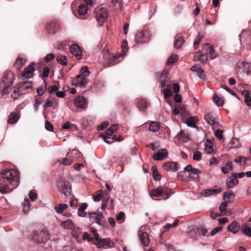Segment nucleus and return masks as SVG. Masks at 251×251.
Here are the masks:
<instances>
[{
    "mask_svg": "<svg viewBox=\"0 0 251 251\" xmlns=\"http://www.w3.org/2000/svg\"><path fill=\"white\" fill-rule=\"evenodd\" d=\"M19 115L17 113H11L7 120V122L10 124H13L18 122L19 119Z\"/></svg>",
    "mask_w": 251,
    "mask_h": 251,
    "instance_id": "cd10ccee",
    "label": "nucleus"
},
{
    "mask_svg": "<svg viewBox=\"0 0 251 251\" xmlns=\"http://www.w3.org/2000/svg\"><path fill=\"white\" fill-rule=\"evenodd\" d=\"M172 191L170 189H163L162 187H159L157 189L151 190L150 192V196L152 199L153 197H158L162 196V199L167 200L171 196Z\"/></svg>",
    "mask_w": 251,
    "mask_h": 251,
    "instance_id": "39448f33",
    "label": "nucleus"
},
{
    "mask_svg": "<svg viewBox=\"0 0 251 251\" xmlns=\"http://www.w3.org/2000/svg\"><path fill=\"white\" fill-rule=\"evenodd\" d=\"M248 160V159L242 156H239L234 159V162L241 165L242 163H245V162Z\"/></svg>",
    "mask_w": 251,
    "mask_h": 251,
    "instance_id": "3c124183",
    "label": "nucleus"
},
{
    "mask_svg": "<svg viewBox=\"0 0 251 251\" xmlns=\"http://www.w3.org/2000/svg\"><path fill=\"white\" fill-rule=\"evenodd\" d=\"M67 207L68 205L66 204H59L54 207V209L56 213L62 214Z\"/></svg>",
    "mask_w": 251,
    "mask_h": 251,
    "instance_id": "72a5a7b5",
    "label": "nucleus"
},
{
    "mask_svg": "<svg viewBox=\"0 0 251 251\" xmlns=\"http://www.w3.org/2000/svg\"><path fill=\"white\" fill-rule=\"evenodd\" d=\"M61 226L64 228L72 229L74 227V224L70 220L66 221H63L61 223Z\"/></svg>",
    "mask_w": 251,
    "mask_h": 251,
    "instance_id": "f704fd0d",
    "label": "nucleus"
},
{
    "mask_svg": "<svg viewBox=\"0 0 251 251\" xmlns=\"http://www.w3.org/2000/svg\"><path fill=\"white\" fill-rule=\"evenodd\" d=\"M150 37V35L148 31H139L136 34L135 40L138 43H144L148 41Z\"/></svg>",
    "mask_w": 251,
    "mask_h": 251,
    "instance_id": "1a4fd4ad",
    "label": "nucleus"
},
{
    "mask_svg": "<svg viewBox=\"0 0 251 251\" xmlns=\"http://www.w3.org/2000/svg\"><path fill=\"white\" fill-rule=\"evenodd\" d=\"M197 118L195 117H190L188 118L185 123L190 127H196V123L197 122Z\"/></svg>",
    "mask_w": 251,
    "mask_h": 251,
    "instance_id": "4c0bfd02",
    "label": "nucleus"
},
{
    "mask_svg": "<svg viewBox=\"0 0 251 251\" xmlns=\"http://www.w3.org/2000/svg\"><path fill=\"white\" fill-rule=\"evenodd\" d=\"M160 146L159 143L157 142L151 143L150 145L147 146L148 147H150L153 151H156L159 148Z\"/></svg>",
    "mask_w": 251,
    "mask_h": 251,
    "instance_id": "13d9d810",
    "label": "nucleus"
},
{
    "mask_svg": "<svg viewBox=\"0 0 251 251\" xmlns=\"http://www.w3.org/2000/svg\"><path fill=\"white\" fill-rule=\"evenodd\" d=\"M71 52L76 57H81L82 50L80 47L76 44L72 45L70 47Z\"/></svg>",
    "mask_w": 251,
    "mask_h": 251,
    "instance_id": "5701e85b",
    "label": "nucleus"
},
{
    "mask_svg": "<svg viewBox=\"0 0 251 251\" xmlns=\"http://www.w3.org/2000/svg\"><path fill=\"white\" fill-rule=\"evenodd\" d=\"M202 38V36L201 35L200 33H199L196 37V40L194 42V44H193L194 48L195 49H196L197 48L198 46L199 45V44H200Z\"/></svg>",
    "mask_w": 251,
    "mask_h": 251,
    "instance_id": "603ef678",
    "label": "nucleus"
},
{
    "mask_svg": "<svg viewBox=\"0 0 251 251\" xmlns=\"http://www.w3.org/2000/svg\"><path fill=\"white\" fill-rule=\"evenodd\" d=\"M140 239L142 244L145 246H148L150 243V239L148 234L146 232H142L139 235Z\"/></svg>",
    "mask_w": 251,
    "mask_h": 251,
    "instance_id": "393cba45",
    "label": "nucleus"
},
{
    "mask_svg": "<svg viewBox=\"0 0 251 251\" xmlns=\"http://www.w3.org/2000/svg\"><path fill=\"white\" fill-rule=\"evenodd\" d=\"M184 42L183 38L182 37H179L177 38L174 42V47L176 49H180Z\"/></svg>",
    "mask_w": 251,
    "mask_h": 251,
    "instance_id": "09e8293b",
    "label": "nucleus"
},
{
    "mask_svg": "<svg viewBox=\"0 0 251 251\" xmlns=\"http://www.w3.org/2000/svg\"><path fill=\"white\" fill-rule=\"evenodd\" d=\"M228 146L229 148H237L240 146V144L237 138H233Z\"/></svg>",
    "mask_w": 251,
    "mask_h": 251,
    "instance_id": "58836bf2",
    "label": "nucleus"
},
{
    "mask_svg": "<svg viewBox=\"0 0 251 251\" xmlns=\"http://www.w3.org/2000/svg\"><path fill=\"white\" fill-rule=\"evenodd\" d=\"M176 138L180 141L186 142L189 140V137L183 131L181 130L176 135Z\"/></svg>",
    "mask_w": 251,
    "mask_h": 251,
    "instance_id": "bb28decb",
    "label": "nucleus"
},
{
    "mask_svg": "<svg viewBox=\"0 0 251 251\" xmlns=\"http://www.w3.org/2000/svg\"><path fill=\"white\" fill-rule=\"evenodd\" d=\"M197 231L201 232V235L203 236L208 237L209 236L208 230L204 227L198 228Z\"/></svg>",
    "mask_w": 251,
    "mask_h": 251,
    "instance_id": "0e129e2a",
    "label": "nucleus"
},
{
    "mask_svg": "<svg viewBox=\"0 0 251 251\" xmlns=\"http://www.w3.org/2000/svg\"><path fill=\"white\" fill-rule=\"evenodd\" d=\"M119 58H122L121 54H117L109 57V61L106 63L105 66L106 67H110L120 62L122 59L118 60Z\"/></svg>",
    "mask_w": 251,
    "mask_h": 251,
    "instance_id": "4be33fe9",
    "label": "nucleus"
},
{
    "mask_svg": "<svg viewBox=\"0 0 251 251\" xmlns=\"http://www.w3.org/2000/svg\"><path fill=\"white\" fill-rule=\"evenodd\" d=\"M204 119L208 123V124L212 126L213 127H214V126H221L220 124L215 121V116L211 114L208 113L205 115Z\"/></svg>",
    "mask_w": 251,
    "mask_h": 251,
    "instance_id": "f3484780",
    "label": "nucleus"
},
{
    "mask_svg": "<svg viewBox=\"0 0 251 251\" xmlns=\"http://www.w3.org/2000/svg\"><path fill=\"white\" fill-rule=\"evenodd\" d=\"M215 136L219 140H221L223 137V131L220 129H217L215 131Z\"/></svg>",
    "mask_w": 251,
    "mask_h": 251,
    "instance_id": "052dcab7",
    "label": "nucleus"
},
{
    "mask_svg": "<svg viewBox=\"0 0 251 251\" xmlns=\"http://www.w3.org/2000/svg\"><path fill=\"white\" fill-rule=\"evenodd\" d=\"M82 238L83 240H87L88 242H93L94 238L90 236V235L86 232L83 233Z\"/></svg>",
    "mask_w": 251,
    "mask_h": 251,
    "instance_id": "4d7b16f0",
    "label": "nucleus"
},
{
    "mask_svg": "<svg viewBox=\"0 0 251 251\" xmlns=\"http://www.w3.org/2000/svg\"><path fill=\"white\" fill-rule=\"evenodd\" d=\"M46 85H45V87H46ZM37 93L38 95L37 96L40 97L43 95L45 92V88H44L43 86H40L37 88L36 89Z\"/></svg>",
    "mask_w": 251,
    "mask_h": 251,
    "instance_id": "680f3d73",
    "label": "nucleus"
},
{
    "mask_svg": "<svg viewBox=\"0 0 251 251\" xmlns=\"http://www.w3.org/2000/svg\"><path fill=\"white\" fill-rule=\"evenodd\" d=\"M60 26L56 21H50L46 24V29L49 34H54L58 31Z\"/></svg>",
    "mask_w": 251,
    "mask_h": 251,
    "instance_id": "6e6552de",
    "label": "nucleus"
},
{
    "mask_svg": "<svg viewBox=\"0 0 251 251\" xmlns=\"http://www.w3.org/2000/svg\"><path fill=\"white\" fill-rule=\"evenodd\" d=\"M34 65V63H31L27 68H25L21 76L22 79H29L32 77V74L35 71L33 67Z\"/></svg>",
    "mask_w": 251,
    "mask_h": 251,
    "instance_id": "9d476101",
    "label": "nucleus"
},
{
    "mask_svg": "<svg viewBox=\"0 0 251 251\" xmlns=\"http://www.w3.org/2000/svg\"><path fill=\"white\" fill-rule=\"evenodd\" d=\"M58 191L66 197L71 195L72 191V187L69 181L60 179L57 183Z\"/></svg>",
    "mask_w": 251,
    "mask_h": 251,
    "instance_id": "423d86ee",
    "label": "nucleus"
},
{
    "mask_svg": "<svg viewBox=\"0 0 251 251\" xmlns=\"http://www.w3.org/2000/svg\"><path fill=\"white\" fill-rule=\"evenodd\" d=\"M194 60L195 61H200L201 63L205 64L207 62V57L201 52H197L194 56Z\"/></svg>",
    "mask_w": 251,
    "mask_h": 251,
    "instance_id": "b1692460",
    "label": "nucleus"
},
{
    "mask_svg": "<svg viewBox=\"0 0 251 251\" xmlns=\"http://www.w3.org/2000/svg\"><path fill=\"white\" fill-rule=\"evenodd\" d=\"M58 89V87L55 85H54L49 87L48 88V91L50 94H51L54 92H56Z\"/></svg>",
    "mask_w": 251,
    "mask_h": 251,
    "instance_id": "e2e57ef3",
    "label": "nucleus"
},
{
    "mask_svg": "<svg viewBox=\"0 0 251 251\" xmlns=\"http://www.w3.org/2000/svg\"><path fill=\"white\" fill-rule=\"evenodd\" d=\"M87 204L86 203H82L81 206L78 209V215L81 217H85L86 215V213L85 210L87 207Z\"/></svg>",
    "mask_w": 251,
    "mask_h": 251,
    "instance_id": "c756f323",
    "label": "nucleus"
},
{
    "mask_svg": "<svg viewBox=\"0 0 251 251\" xmlns=\"http://www.w3.org/2000/svg\"><path fill=\"white\" fill-rule=\"evenodd\" d=\"M242 95L244 96V102L249 106H251V97L250 92L244 90L242 92Z\"/></svg>",
    "mask_w": 251,
    "mask_h": 251,
    "instance_id": "a878e982",
    "label": "nucleus"
},
{
    "mask_svg": "<svg viewBox=\"0 0 251 251\" xmlns=\"http://www.w3.org/2000/svg\"><path fill=\"white\" fill-rule=\"evenodd\" d=\"M148 102L144 99H140L138 100L137 106L140 111H144L148 106Z\"/></svg>",
    "mask_w": 251,
    "mask_h": 251,
    "instance_id": "473e14b6",
    "label": "nucleus"
},
{
    "mask_svg": "<svg viewBox=\"0 0 251 251\" xmlns=\"http://www.w3.org/2000/svg\"><path fill=\"white\" fill-rule=\"evenodd\" d=\"M88 214L91 221L96 222L99 226L101 225L100 221L103 218V214L101 213L90 212Z\"/></svg>",
    "mask_w": 251,
    "mask_h": 251,
    "instance_id": "f8f14e48",
    "label": "nucleus"
},
{
    "mask_svg": "<svg viewBox=\"0 0 251 251\" xmlns=\"http://www.w3.org/2000/svg\"><path fill=\"white\" fill-rule=\"evenodd\" d=\"M204 150L207 154H212L214 151L212 143L209 141H207L205 144Z\"/></svg>",
    "mask_w": 251,
    "mask_h": 251,
    "instance_id": "c9c22d12",
    "label": "nucleus"
},
{
    "mask_svg": "<svg viewBox=\"0 0 251 251\" xmlns=\"http://www.w3.org/2000/svg\"><path fill=\"white\" fill-rule=\"evenodd\" d=\"M74 155H77L78 156L79 155V152L77 150H73L71 152H68L67 154L68 157H66L64 159H63L61 161L59 160L61 163H63L64 165H69L73 163V159L71 158H69V157L71 155L74 157Z\"/></svg>",
    "mask_w": 251,
    "mask_h": 251,
    "instance_id": "ddd939ff",
    "label": "nucleus"
},
{
    "mask_svg": "<svg viewBox=\"0 0 251 251\" xmlns=\"http://www.w3.org/2000/svg\"><path fill=\"white\" fill-rule=\"evenodd\" d=\"M149 129L151 131L155 132L159 129V126L158 123L156 122H152L149 127Z\"/></svg>",
    "mask_w": 251,
    "mask_h": 251,
    "instance_id": "79ce46f5",
    "label": "nucleus"
},
{
    "mask_svg": "<svg viewBox=\"0 0 251 251\" xmlns=\"http://www.w3.org/2000/svg\"><path fill=\"white\" fill-rule=\"evenodd\" d=\"M179 164L177 162H168L164 163L163 165V168L166 171H176L178 170Z\"/></svg>",
    "mask_w": 251,
    "mask_h": 251,
    "instance_id": "6ab92c4d",
    "label": "nucleus"
},
{
    "mask_svg": "<svg viewBox=\"0 0 251 251\" xmlns=\"http://www.w3.org/2000/svg\"><path fill=\"white\" fill-rule=\"evenodd\" d=\"M19 171L14 169L5 170L0 178V192L3 194L12 192L20 182Z\"/></svg>",
    "mask_w": 251,
    "mask_h": 251,
    "instance_id": "f257e3e1",
    "label": "nucleus"
},
{
    "mask_svg": "<svg viewBox=\"0 0 251 251\" xmlns=\"http://www.w3.org/2000/svg\"><path fill=\"white\" fill-rule=\"evenodd\" d=\"M28 196H29V198L30 199V200L32 201H34L37 198V193L33 192L32 190L29 191Z\"/></svg>",
    "mask_w": 251,
    "mask_h": 251,
    "instance_id": "69168bd1",
    "label": "nucleus"
},
{
    "mask_svg": "<svg viewBox=\"0 0 251 251\" xmlns=\"http://www.w3.org/2000/svg\"><path fill=\"white\" fill-rule=\"evenodd\" d=\"M90 75L88 68L86 66L82 67L80 70L79 74L72 79L73 85L79 86L81 88L86 87L88 83L86 78Z\"/></svg>",
    "mask_w": 251,
    "mask_h": 251,
    "instance_id": "f03ea898",
    "label": "nucleus"
},
{
    "mask_svg": "<svg viewBox=\"0 0 251 251\" xmlns=\"http://www.w3.org/2000/svg\"><path fill=\"white\" fill-rule=\"evenodd\" d=\"M75 105L78 108L85 109L87 106V101L83 96H77L74 100Z\"/></svg>",
    "mask_w": 251,
    "mask_h": 251,
    "instance_id": "9b49d317",
    "label": "nucleus"
},
{
    "mask_svg": "<svg viewBox=\"0 0 251 251\" xmlns=\"http://www.w3.org/2000/svg\"><path fill=\"white\" fill-rule=\"evenodd\" d=\"M121 48L122 53L120 54L122 56V59H123L124 58L126 55V52L128 50L127 42L126 40L123 41Z\"/></svg>",
    "mask_w": 251,
    "mask_h": 251,
    "instance_id": "2f4dec72",
    "label": "nucleus"
},
{
    "mask_svg": "<svg viewBox=\"0 0 251 251\" xmlns=\"http://www.w3.org/2000/svg\"><path fill=\"white\" fill-rule=\"evenodd\" d=\"M127 160V157L125 155H121L119 157H114V162L116 164H122L124 165Z\"/></svg>",
    "mask_w": 251,
    "mask_h": 251,
    "instance_id": "a19ab883",
    "label": "nucleus"
},
{
    "mask_svg": "<svg viewBox=\"0 0 251 251\" xmlns=\"http://www.w3.org/2000/svg\"><path fill=\"white\" fill-rule=\"evenodd\" d=\"M201 153L199 151H195L193 155V159L195 161H200L201 159Z\"/></svg>",
    "mask_w": 251,
    "mask_h": 251,
    "instance_id": "5fc2aeb1",
    "label": "nucleus"
},
{
    "mask_svg": "<svg viewBox=\"0 0 251 251\" xmlns=\"http://www.w3.org/2000/svg\"><path fill=\"white\" fill-rule=\"evenodd\" d=\"M112 6L116 10H120L123 7L122 0H111Z\"/></svg>",
    "mask_w": 251,
    "mask_h": 251,
    "instance_id": "7c9ffc66",
    "label": "nucleus"
},
{
    "mask_svg": "<svg viewBox=\"0 0 251 251\" xmlns=\"http://www.w3.org/2000/svg\"><path fill=\"white\" fill-rule=\"evenodd\" d=\"M222 191L221 188L218 189H207L201 192V195L203 197H207L211 195H216Z\"/></svg>",
    "mask_w": 251,
    "mask_h": 251,
    "instance_id": "412c9836",
    "label": "nucleus"
},
{
    "mask_svg": "<svg viewBox=\"0 0 251 251\" xmlns=\"http://www.w3.org/2000/svg\"><path fill=\"white\" fill-rule=\"evenodd\" d=\"M177 60V56L176 55L175 56L172 55L170 57H169L167 61V64L168 65H172L174 62H175Z\"/></svg>",
    "mask_w": 251,
    "mask_h": 251,
    "instance_id": "338daca9",
    "label": "nucleus"
},
{
    "mask_svg": "<svg viewBox=\"0 0 251 251\" xmlns=\"http://www.w3.org/2000/svg\"><path fill=\"white\" fill-rule=\"evenodd\" d=\"M21 87L23 89L25 90L32 87V84L30 81H25L22 84Z\"/></svg>",
    "mask_w": 251,
    "mask_h": 251,
    "instance_id": "864d4df0",
    "label": "nucleus"
},
{
    "mask_svg": "<svg viewBox=\"0 0 251 251\" xmlns=\"http://www.w3.org/2000/svg\"><path fill=\"white\" fill-rule=\"evenodd\" d=\"M108 16L107 10L103 7H98L96 11V19L99 25H101Z\"/></svg>",
    "mask_w": 251,
    "mask_h": 251,
    "instance_id": "0eeeda50",
    "label": "nucleus"
},
{
    "mask_svg": "<svg viewBox=\"0 0 251 251\" xmlns=\"http://www.w3.org/2000/svg\"><path fill=\"white\" fill-rule=\"evenodd\" d=\"M56 61L60 64L65 66L67 64L68 58L65 55H60L56 57Z\"/></svg>",
    "mask_w": 251,
    "mask_h": 251,
    "instance_id": "e433bc0d",
    "label": "nucleus"
},
{
    "mask_svg": "<svg viewBox=\"0 0 251 251\" xmlns=\"http://www.w3.org/2000/svg\"><path fill=\"white\" fill-rule=\"evenodd\" d=\"M87 10L88 8L86 4H80L78 7V14L79 15H84L87 13Z\"/></svg>",
    "mask_w": 251,
    "mask_h": 251,
    "instance_id": "ea45409f",
    "label": "nucleus"
},
{
    "mask_svg": "<svg viewBox=\"0 0 251 251\" xmlns=\"http://www.w3.org/2000/svg\"><path fill=\"white\" fill-rule=\"evenodd\" d=\"M238 183V180L233 174L231 176L228 177L226 180V186L227 189L231 188Z\"/></svg>",
    "mask_w": 251,
    "mask_h": 251,
    "instance_id": "aec40b11",
    "label": "nucleus"
},
{
    "mask_svg": "<svg viewBox=\"0 0 251 251\" xmlns=\"http://www.w3.org/2000/svg\"><path fill=\"white\" fill-rule=\"evenodd\" d=\"M95 244L98 248H101L105 245L112 247L113 243L108 238L100 239L99 236L98 240H95Z\"/></svg>",
    "mask_w": 251,
    "mask_h": 251,
    "instance_id": "4468645a",
    "label": "nucleus"
},
{
    "mask_svg": "<svg viewBox=\"0 0 251 251\" xmlns=\"http://www.w3.org/2000/svg\"><path fill=\"white\" fill-rule=\"evenodd\" d=\"M242 232L245 235L251 237V227H249L248 223H244L241 226Z\"/></svg>",
    "mask_w": 251,
    "mask_h": 251,
    "instance_id": "c85d7f7f",
    "label": "nucleus"
},
{
    "mask_svg": "<svg viewBox=\"0 0 251 251\" xmlns=\"http://www.w3.org/2000/svg\"><path fill=\"white\" fill-rule=\"evenodd\" d=\"M168 156V152L165 149H160L153 154V158L155 160H162Z\"/></svg>",
    "mask_w": 251,
    "mask_h": 251,
    "instance_id": "2eb2a0df",
    "label": "nucleus"
},
{
    "mask_svg": "<svg viewBox=\"0 0 251 251\" xmlns=\"http://www.w3.org/2000/svg\"><path fill=\"white\" fill-rule=\"evenodd\" d=\"M202 49L206 51V53L208 55L214 50V47L211 44L206 43L202 45Z\"/></svg>",
    "mask_w": 251,
    "mask_h": 251,
    "instance_id": "49530a36",
    "label": "nucleus"
},
{
    "mask_svg": "<svg viewBox=\"0 0 251 251\" xmlns=\"http://www.w3.org/2000/svg\"><path fill=\"white\" fill-rule=\"evenodd\" d=\"M201 173V170L194 168L189 173V177H192L193 178H197L199 177V174Z\"/></svg>",
    "mask_w": 251,
    "mask_h": 251,
    "instance_id": "37998d69",
    "label": "nucleus"
},
{
    "mask_svg": "<svg viewBox=\"0 0 251 251\" xmlns=\"http://www.w3.org/2000/svg\"><path fill=\"white\" fill-rule=\"evenodd\" d=\"M42 99L38 96H35V103L34 104V108L35 111L38 110L39 106L42 103Z\"/></svg>",
    "mask_w": 251,
    "mask_h": 251,
    "instance_id": "de8ad7c7",
    "label": "nucleus"
},
{
    "mask_svg": "<svg viewBox=\"0 0 251 251\" xmlns=\"http://www.w3.org/2000/svg\"><path fill=\"white\" fill-rule=\"evenodd\" d=\"M191 70L192 72H197V73L198 74V75H199V76L200 78H202L201 76V74L203 73L204 70L201 67L195 65H194L193 66H192V67L191 68Z\"/></svg>",
    "mask_w": 251,
    "mask_h": 251,
    "instance_id": "c03bdc74",
    "label": "nucleus"
},
{
    "mask_svg": "<svg viewBox=\"0 0 251 251\" xmlns=\"http://www.w3.org/2000/svg\"><path fill=\"white\" fill-rule=\"evenodd\" d=\"M213 100L218 106H223L224 103L223 99L220 97L217 96L216 94H215L213 96Z\"/></svg>",
    "mask_w": 251,
    "mask_h": 251,
    "instance_id": "a18cd8bd",
    "label": "nucleus"
},
{
    "mask_svg": "<svg viewBox=\"0 0 251 251\" xmlns=\"http://www.w3.org/2000/svg\"><path fill=\"white\" fill-rule=\"evenodd\" d=\"M241 228L240 224L237 222L234 221L228 226L227 230L233 234H236Z\"/></svg>",
    "mask_w": 251,
    "mask_h": 251,
    "instance_id": "a211bd4d",
    "label": "nucleus"
},
{
    "mask_svg": "<svg viewBox=\"0 0 251 251\" xmlns=\"http://www.w3.org/2000/svg\"><path fill=\"white\" fill-rule=\"evenodd\" d=\"M227 205H228V202L226 201H224L222 202L220 204V205L219 207V210L221 212L225 211L226 210V209L227 207Z\"/></svg>",
    "mask_w": 251,
    "mask_h": 251,
    "instance_id": "bf43d9fd",
    "label": "nucleus"
},
{
    "mask_svg": "<svg viewBox=\"0 0 251 251\" xmlns=\"http://www.w3.org/2000/svg\"><path fill=\"white\" fill-rule=\"evenodd\" d=\"M15 79L14 74L9 72L5 73L0 81V91L7 93L8 88L13 84Z\"/></svg>",
    "mask_w": 251,
    "mask_h": 251,
    "instance_id": "7ed1b4c3",
    "label": "nucleus"
},
{
    "mask_svg": "<svg viewBox=\"0 0 251 251\" xmlns=\"http://www.w3.org/2000/svg\"><path fill=\"white\" fill-rule=\"evenodd\" d=\"M55 57V55L53 53L48 54L44 58V61L46 62H49L51 61Z\"/></svg>",
    "mask_w": 251,
    "mask_h": 251,
    "instance_id": "774afa93",
    "label": "nucleus"
},
{
    "mask_svg": "<svg viewBox=\"0 0 251 251\" xmlns=\"http://www.w3.org/2000/svg\"><path fill=\"white\" fill-rule=\"evenodd\" d=\"M23 211L25 213H27L29 210L30 202L27 199H25L23 203Z\"/></svg>",
    "mask_w": 251,
    "mask_h": 251,
    "instance_id": "8fccbe9b",
    "label": "nucleus"
},
{
    "mask_svg": "<svg viewBox=\"0 0 251 251\" xmlns=\"http://www.w3.org/2000/svg\"><path fill=\"white\" fill-rule=\"evenodd\" d=\"M25 62V59L23 58H18L15 63V66L18 69L23 65Z\"/></svg>",
    "mask_w": 251,
    "mask_h": 251,
    "instance_id": "6e6d98bb",
    "label": "nucleus"
},
{
    "mask_svg": "<svg viewBox=\"0 0 251 251\" xmlns=\"http://www.w3.org/2000/svg\"><path fill=\"white\" fill-rule=\"evenodd\" d=\"M161 79L160 87L164 88L170 81L169 74L168 71L164 70L160 75Z\"/></svg>",
    "mask_w": 251,
    "mask_h": 251,
    "instance_id": "dca6fc26",
    "label": "nucleus"
},
{
    "mask_svg": "<svg viewBox=\"0 0 251 251\" xmlns=\"http://www.w3.org/2000/svg\"><path fill=\"white\" fill-rule=\"evenodd\" d=\"M31 236L32 239L38 244L45 243L50 239V235L45 230L35 231Z\"/></svg>",
    "mask_w": 251,
    "mask_h": 251,
    "instance_id": "20e7f679",
    "label": "nucleus"
}]
</instances>
